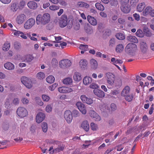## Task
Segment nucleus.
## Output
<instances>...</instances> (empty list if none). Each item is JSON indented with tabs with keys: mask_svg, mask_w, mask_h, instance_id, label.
<instances>
[{
	"mask_svg": "<svg viewBox=\"0 0 154 154\" xmlns=\"http://www.w3.org/2000/svg\"><path fill=\"white\" fill-rule=\"evenodd\" d=\"M87 17L88 21L91 25L95 26L97 24V21L94 17L88 15Z\"/></svg>",
	"mask_w": 154,
	"mask_h": 154,
	"instance_id": "nucleus-18",
	"label": "nucleus"
},
{
	"mask_svg": "<svg viewBox=\"0 0 154 154\" xmlns=\"http://www.w3.org/2000/svg\"><path fill=\"white\" fill-rule=\"evenodd\" d=\"M95 5L96 8L99 10L103 11L104 9V7L103 5L100 3H96Z\"/></svg>",
	"mask_w": 154,
	"mask_h": 154,
	"instance_id": "nucleus-41",
	"label": "nucleus"
},
{
	"mask_svg": "<svg viewBox=\"0 0 154 154\" xmlns=\"http://www.w3.org/2000/svg\"><path fill=\"white\" fill-rule=\"evenodd\" d=\"M27 6L30 9H34L37 7V3L34 1H30L27 3Z\"/></svg>",
	"mask_w": 154,
	"mask_h": 154,
	"instance_id": "nucleus-23",
	"label": "nucleus"
},
{
	"mask_svg": "<svg viewBox=\"0 0 154 154\" xmlns=\"http://www.w3.org/2000/svg\"><path fill=\"white\" fill-rule=\"evenodd\" d=\"M17 113L19 116L23 118L26 116L27 115V111L25 108L20 107L17 110Z\"/></svg>",
	"mask_w": 154,
	"mask_h": 154,
	"instance_id": "nucleus-7",
	"label": "nucleus"
},
{
	"mask_svg": "<svg viewBox=\"0 0 154 154\" xmlns=\"http://www.w3.org/2000/svg\"><path fill=\"white\" fill-rule=\"evenodd\" d=\"M105 75L107 83L110 85H113L115 80V75L110 72L106 73Z\"/></svg>",
	"mask_w": 154,
	"mask_h": 154,
	"instance_id": "nucleus-8",
	"label": "nucleus"
},
{
	"mask_svg": "<svg viewBox=\"0 0 154 154\" xmlns=\"http://www.w3.org/2000/svg\"><path fill=\"white\" fill-rule=\"evenodd\" d=\"M111 108L112 111H114L116 109L117 107L114 103H112L111 104Z\"/></svg>",
	"mask_w": 154,
	"mask_h": 154,
	"instance_id": "nucleus-64",
	"label": "nucleus"
},
{
	"mask_svg": "<svg viewBox=\"0 0 154 154\" xmlns=\"http://www.w3.org/2000/svg\"><path fill=\"white\" fill-rule=\"evenodd\" d=\"M152 8L150 6H147L143 10V14L144 16H146L148 14L150 15L152 9Z\"/></svg>",
	"mask_w": 154,
	"mask_h": 154,
	"instance_id": "nucleus-26",
	"label": "nucleus"
},
{
	"mask_svg": "<svg viewBox=\"0 0 154 154\" xmlns=\"http://www.w3.org/2000/svg\"><path fill=\"white\" fill-rule=\"evenodd\" d=\"M11 139V141L14 140L16 142H20L23 140V138L20 135H12Z\"/></svg>",
	"mask_w": 154,
	"mask_h": 154,
	"instance_id": "nucleus-21",
	"label": "nucleus"
},
{
	"mask_svg": "<svg viewBox=\"0 0 154 154\" xmlns=\"http://www.w3.org/2000/svg\"><path fill=\"white\" fill-rule=\"evenodd\" d=\"M18 9V6L16 4H13L11 6V9L13 11H16Z\"/></svg>",
	"mask_w": 154,
	"mask_h": 154,
	"instance_id": "nucleus-52",
	"label": "nucleus"
},
{
	"mask_svg": "<svg viewBox=\"0 0 154 154\" xmlns=\"http://www.w3.org/2000/svg\"><path fill=\"white\" fill-rule=\"evenodd\" d=\"M92 81L91 77L88 76H85L83 79V83L85 85H87L91 83Z\"/></svg>",
	"mask_w": 154,
	"mask_h": 154,
	"instance_id": "nucleus-25",
	"label": "nucleus"
},
{
	"mask_svg": "<svg viewBox=\"0 0 154 154\" xmlns=\"http://www.w3.org/2000/svg\"><path fill=\"white\" fill-rule=\"evenodd\" d=\"M41 127L43 132H46L48 130V125L46 122H44L41 125Z\"/></svg>",
	"mask_w": 154,
	"mask_h": 154,
	"instance_id": "nucleus-40",
	"label": "nucleus"
},
{
	"mask_svg": "<svg viewBox=\"0 0 154 154\" xmlns=\"http://www.w3.org/2000/svg\"><path fill=\"white\" fill-rule=\"evenodd\" d=\"M89 115L93 119L97 121L100 120V117L94 110H90L89 111Z\"/></svg>",
	"mask_w": 154,
	"mask_h": 154,
	"instance_id": "nucleus-12",
	"label": "nucleus"
},
{
	"mask_svg": "<svg viewBox=\"0 0 154 154\" xmlns=\"http://www.w3.org/2000/svg\"><path fill=\"white\" fill-rule=\"evenodd\" d=\"M73 78L74 80L76 81H79L82 79L81 74L78 72H75L74 74Z\"/></svg>",
	"mask_w": 154,
	"mask_h": 154,
	"instance_id": "nucleus-30",
	"label": "nucleus"
},
{
	"mask_svg": "<svg viewBox=\"0 0 154 154\" xmlns=\"http://www.w3.org/2000/svg\"><path fill=\"white\" fill-rule=\"evenodd\" d=\"M138 2V0H131L130 3L133 6L136 5Z\"/></svg>",
	"mask_w": 154,
	"mask_h": 154,
	"instance_id": "nucleus-59",
	"label": "nucleus"
},
{
	"mask_svg": "<svg viewBox=\"0 0 154 154\" xmlns=\"http://www.w3.org/2000/svg\"><path fill=\"white\" fill-rule=\"evenodd\" d=\"M10 43L8 42H6L4 44L3 49L5 51H8L10 48Z\"/></svg>",
	"mask_w": 154,
	"mask_h": 154,
	"instance_id": "nucleus-38",
	"label": "nucleus"
},
{
	"mask_svg": "<svg viewBox=\"0 0 154 154\" xmlns=\"http://www.w3.org/2000/svg\"><path fill=\"white\" fill-rule=\"evenodd\" d=\"M42 98L43 100L44 101L48 102L49 101V97L46 95H42Z\"/></svg>",
	"mask_w": 154,
	"mask_h": 154,
	"instance_id": "nucleus-56",
	"label": "nucleus"
},
{
	"mask_svg": "<svg viewBox=\"0 0 154 154\" xmlns=\"http://www.w3.org/2000/svg\"><path fill=\"white\" fill-rule=\"evenodd\" d=\"M14 47L16 50H19L21 48L20 44L17 42H16L14 43Z\"/></svg>",
	"mask_w": 154,
	"mask_h": 154,
	"instance_id": "nucleus-45",
	"label": "nucleus"
},
{
	"mask_svg": "<svg viewBox=\"0 0 154 154\" xmlns=\"http://www.w3.org/2000/svg\"><path fill=\"white\" fill-rule=\"evenodd\" d=\"M143 31L144 35L147 37H150L152 34L149 28L146 27H144L143 28Z\"/></svg>",
	"mask_w": 154,
	"mask_h": 154,
	"instance_id": "nucleus-29",
	"label": "nucleus"
},
{
	"mask_svg": "<svg viewBox=\"0 0 154 154\" xmlns=\"http://www.w3.org/2000/svg\"><path fill=\"white\" fill-rule=\"evenodd\" d=\"M57 85L56 84H54L52 85L49 87V89L51 91H53L57 86Z\"/></svg>",
	"mask_w": 154,
	"mask_h": 154,
	"instance_id": "nucleus-60",
	"label": "nucleus"
},
{
	"mask_svg": "<svg viewBox=\"0 0 154 154\" xmlns=\"http://www.w3.org/2000/svg\"><path fill=\"white\" fill-rule=\"evenodd\" d=\"M60 6H56L55 5H53L49 7L50 10L52 11H55L58 9L59 8Z\"/></svg>",
	"mask_w": 154,
	"mask_h": 154,
	"instance_id": "nucleus-50",
	"label": "nucleus"
},
{
	"mask_svg": "<svg viewBox=\"0 0 154 154\" xmlns=\"http://www.w3.org/2000/svg\"><path fill=\"white\" fill-rule=\"evenodd\" d=\"M137 48L136 45L134 43H130L127 45L125 50V52L129 55L134 56V51Z\"/></svg>",
	"mask_w": 154,
	"mask_h": 154,
	"instance_id": "nucleus-3",
	"label": "nucleus"
},
{
	"mask_svg": "<svg viewBox=\"0 0 154 154\" xmlns=\"http://www.w3.org/2000/svg\"><path fill=\"white\" fill-rule=\"evenodd\" d=\"M118 23L120 24L123 25L124 24L125 21V20L122 18H119L118 20Z\"/></svg>",
	"mask_w": 154,
	"mask_h": 154,
	"instance_id": "nucleus-62",
	"label": "nucleus"
},
{
	"mask_svg": "<svg viewBox=\"0 0 154 154\" xmlns=\"http://www.w3.org/2000/svg\"><path fill=\"white\" fill-rule=\"evenodd\" d=\"M59 64L60 68L65 69L71 66L72 63L70 60L64 59L61 60L59 62Z\"/></svg>",
	"mask_w": 154,
	"mask_h": 154,
	"instance_id": "nucleus-6",
	"label": "nucleus"
},
{
	"mask_svg": "<svg viewBox=\"0 0 154 154\" xmlns=\"http://www.w3.org/2000/svg\"><path fill=\"white\" fill-rule=\"evenodd\" d=\"M116 86L120 87L122 85L121 80L120 79H117L116 83Z\"/></svg>",
	"mask_w": 154,
	"mask_h": 154,
	"instance_id": "nucleus-55",
	"label": "nucleus"
},
{
	"mask_svg": "<svg viewBox=\"0 0 154 154\" xmlns=\"http://www.w3.org/2000/svg\"><path fill=\"white\" fill-rule=\"evenodd\" d=\"M26 18V15L24 14H21L19 15L17 17L16 21L19 24L22 23Z\"/></svg>",
	"mask_w": 154,
	"mask_h": 154,
	"instance_id": "nucleus-13",
	"label": "nucleus"
},
{
	"mask_svg": "<svg viewBox=\"0 0 154 154\" xmlns=\"http://www.w3.org/2000/svg\"><path fill=\"white\" fill-rule=\"evenodd\" d=\"M46 80L48 83L51 84L54 82L55 78L52 75H50L46 78Z\"/></svg>",
	"mask_w": 154,
	"mask_h": 154,
	"instance_id": "nucleus-36",
	"label": "nucleus"
},
{
	"mask_svg": "<svg viewBox=\"0 0 154 154\" xmlns=\"http://www.w3.org/2000/svg\"><path fill=\"white\" fill-rule=\"evenodd\" d=\"M127 39L131 42L134 43H137L138 42V40L136 37L134 36L129 35L127 37Z\"/></svg>",
	"mask_w": 154,
	"mask_h": 154,
	"instance_id": "nucleus-22",
	"label": "nucleus"
},
{
	"mask_svg": "<svg viewBox=\"0 0 154 154\" xmlns=\"http://www.w3.org/2000/svg\"><path fill=\"white\" fill-rule=\"evenodd\" d=\"M90 64L91 67L94 69H95L97 66V61L94 59H92L90 60Z\"/></svg>",
	"mask_w": 154,
	"mask_h": 154,
	"instance_id": "nucleus-32",
	"label": "nucleus"
},
{
	"mask_svg": "<svg viewBox=\"0 0 154 154\" xmlns=\"http://www.w3.org/2000/svg\"><path fill=\"white\" fill-rule=\"evenodd\" d=\"M5 107L7 109L10 108L11 106L10 100L9 99H6L5 103Z\"/></svg>",
	"mask_w": 154,
	"mask_h": 154,
	"instance_id": "nucleus-47",
	"label": "nucleus"
},
{
	"mask_svg": "<svg viewBox=\"0 0 154 154\" xmlns=\"http://www.w3.org/2000/svg\"><path fill=\"white\" fill-rule=\"evenodd\" d=\"M124 47L121 44L117 45L116 48V51L117 53H120L124 49Z\"/></svg>",
	"mask_w": 154,
	"mask_h": 154,
	"instance_id": "nucleus-35",
	"label": "nucleus"
},
{
	"mask_svg": "<svg viewBox=\"0 0 154 154\" xmlns=\"http://www.w3.org/2000/svg\"><path fill=\"white\" fill-rule=\"evenodd\" d=\"M116 40V39L113 38L110 39L109 42V46L113 47L115 45Z\"/></svg>",
	"mask_w": 154,
	"mask_h": 154,
	"instance_id": "nucleus-43",
	"label": "nucleus"
},
{
	"mask_svg": "<svg viewBox=\"0 0 154 154\" xmlns=\"http://www.w3.org/2000/svg\"><path fill=\"white\" fill-rule=\"evenodd\" d=\"M136 35L139 37H143L144 36L143 32L140 29H138L136 33Z\"/></svg>",
	"mask_w": 154,
	"mask_h": 154,
	"instance_id": "nucleus-39",
	"label": "nucleus"
},
{
	"mask_svg": "<svg viewBox=\"0 0 154 154\" xmlns=\"http://www.w3.org/2000/svg\"><path fill=\"white\" fill-rule=\"evenodd\" d=\"M22 83L27 88L30 89L32 87V82L29 78L26 76L22 77L21 79Z\"/></svg>",
	"mask_w": 154,
	"mask_h": 154,
	"instance_id": "nucleus-4",
	"label": "nucleus"
},
{
	"mask_svg": "<svg viewBox=\"0 0 154 154\" xmlns=\"http://www.w3.org/2000/svg\"><path fill=\"white\" fill-rule=\"evenodd\" d=\"M39 14V22H40L41 24L43 25H45L49 22L50 21V14L46 13L43 14V15L40 17Z\"/></svg>",
	"mask_w": 154,
	"mask_h": 154,
	"instance_id": "nucleus-5",
	"label": "nucleus"
},
{
	"mask_svg": "<svg viewBox=\"0 0 154 154\" xmlns=\"http://www.w3.org/2000/svg\"><path fill=\"white\" fill-rule=\"evenodd\" d=\"M64 117L68 123H70L73 119L71 112L69 110L66 111L64 112Z\"/></svg>",
	"mask_w": 154,
	"mask_h": 154,
	"instance_id": "nucleus-10",
	"label": "nucleus"
},
{
	"mask_svg": "<svg viewBox=\"0 0 154 154\" xmlns=\"http://www.w3.org/2000/svg\"><path fill=\"white\" fill-rule=\"evenodd\" d=\"M63 82L64 84L71 85L72 84V80L71 78L68 77L64 79Z\"/></svg>",
	"mask_w": 154,
	"mask_h": 154,
	"instance_id": "nucleus-31",
	"label": "nucleus"
},
{
	"mask_svg": "<svg viewBox=\"0 0 154 154\" xmlns=\"http://www.w3.org/2000/svg\"><path fill=\"white\" fill-rule=\"evenodd\" d=\"M145 7V4L144 2L140 3L138 5L137 7V10L139 12H141L143 11L144 8Z\"/></svg>",
	"mask_w": 154,
	"mask_h": 154,
	"instance_id": "nucleus-33",
	"label": "nucleus"
},
{
	"mask_svg": "<svg viewBox=\"0 0 154 154\" xmlns=\"http://www.w3.org/2000/svg\"><path fill=\"white\" fill-rule=\"evenodd\" d=\"M54 26V24L52 23H50L47 26V29L49 30H51L53 29Z\"/></svg>",
	"mask_w": 154,
	"mask_h": 154,
	"instance_id": "nucleus-57",
	"label": "nucleus"
},
{
	"mask_svg": "<svg viewBox=\"0 0 154 154\" xmlns=\"http://www.w3.org/2000/svg\"><path fill=\"white\" fill-rule=\"evenodd\" d=\"M33 57L32 55L30 54L27 55L25 56V60L26 62H29L33 59Z\"/></svg>",
	"mask_w": 154,
	"mask_h": 154,
	"instance_id": "nucleus-48",
	"label": "nucleus"
},
{
	"mask_svg": "<svg viewBox=\"0 0 154 154\" xmlns=\"http://www.w3.org/2000/svg\"><path fill=\"white\" fill-rule=\"evenodd\" d=\"M81 126L86 131H88L89 129V123L86 120H85L83 122L81 125Z\"/></svg>",
	"mask_w": 154,
	"mask_h": 154,
	"instance_id": "nucleus-19",
	"label": "nucleus"
},
{
	"mask_svg": "<svg viewBox=\"0 0 154 154\" xmlns=\"http://www.w3.org/2000/svg\"><path fill=\"white\" fill-rule=\"evenodd\" d=\"M50 143L53 144H57L58 146L57 148L54 149L52 146H51L49 149V151L50 154H53L54 153H57L61 151H63L64 148L65 146L60 142L58 141L52 140L51 142Z\"/></svg>",
	"mask_w": 154,
	"mask_h": 154,
	"instance_id": "nucleus-2",
	"label": "nucleus"
},
{
	"mask_svg": "<svg viewBox=\"0 0 154 154\" xmlns=\"http://www.w3.org/2000/svg\"><path fill=\"white\" fill-rule=\"evenodd\" d=\"M109 3L112 6H116L118 4L117 0H111L109 1Z\"/></svg>",
	"mask_w": 154,
	"mask_h": 154,
	"instance_id": "nucleus-54",
	"label": "nucleus"
},
{
	"mask_svg": "<svg viewBox=\"0 0 154 154\" xmlns=\"http://www.w3.org/2000/svg\"><path fill=\"white\" fill-rule=\"evenodd\" d=\"M116 36L119 40H122L125 38L124 35L123 33L120 32L117 33Z\"/></svg>",
	"mask_w": 154,
	"mask_h": 154,
	"instance_id": "nucleus-37",
	"label": "nucleus"
},
{
	"mask_svg": "<svg viewBox=\"0 0 154 154\" xmlns=\"http://www.w3.org/2000/svg\"><path fill=\"white\" fill-rule=\"evenodd\" d=\"M79 66L82 69H85L88 64L86 60L82 59L80 60L79 62Z\"/></svg>",
	"mask_w": 154,
	"mask_h": 154,
	"instance_id": "nucleus-27",
	"label": "nucleus"
},
{
	"mask_svg": "<svg viewBox=\"0 0 154 154\" xmlns=\"http://www.w3.org/2000/svg\"><path fill=\"white\" fill-rule=\"evenodd\" d=\"M76 106L78 109L83 114H85L86 113V107L85 105L81 102H78L76 103Z\"/></svg>",
	"mask_w": 154,
	"mask_h": 154,
	"instance_id": "nucleus-11",
	"label": "nucleus"
},
{
	"mask_svg": "<svg viewBox=\"0 0 154 154\" xmlns=\"http://www.w3.org/2000/svg\"><path fill=\"white\" fill-rule=\"evenodd\" d=\"M114 12L116 14L114 15L112 17V20L114 21L116 20L118 18L117 15L118 14V11L117 10H115L114 11Z\"/></svg>",
	"mask_w": 154,
	"mask_h": 154,
	"instance_id": "nucleus-51",
	"label": "nucleus"
},
{
	"mask_svg": "<svg viewBox=\"0 0 154 154\" xmlns=\"http://www.w3.org/2000/svg\"><path fill=\"white\" fill-rule=\"evenodd\" d=\"M19 99L18 98H14L13 100V103L15 105H17L19 104Z\"/></svg>",
	"mask_w": 154,
	"mask_h": 154,
	"instance_id": "nucleus-61",
	"label": "nucleus"
},
{
	"mask_svg": "<svg viewBox=\"0 0 154 154\" xmlns=\"http://www.w3.org/2000/svg\"><path fill=\"white\" fill-rule=\"evenodd\" d=\"M77 5L81 7H84L87 8L89 7V5L87 3L84 2H79Z\"/></svg>",
	"mask_w": 154,
	"mask_h": 154,
	"instance_id": "nucleus-34",
	"label": "nucleus"
},
{
	"mask_svg": "<svg viewBox=\"0 0 154 154\" xmlns=\"http://www.w3.org/2000/svg\"><path fill=\"white\" fill-rule=\"evenodd\" d=\"M121 9L122 11L125 13H129L131 10L130 7L128 4L122 5Z\"/></svg>",
	"mask_w": 154,
	"mask_h": 154,
	"instance_id": "nucleus-17",
	"label": "nucleus"
},
{
	"mask_svg": "<svg viewBox=\"0 0 154 154\" xmlns=\"http://www.w3.org/2000/svg\"><path fill=\"white\" fill-rule=\"evenodd\" d=\"M111 30L109 29H106V30L105 32L103 34V35L106 37H108L111 34Z\"/></svg>",
	"mask_w": 154,
	"mask_h": 154,
	"instance_id": "nucleus-53",
	"label": "nucleus"
},
{
	"mask_svg": "<svg viewBox=\"0 0 154 154\" xmlns=\"http://www.w3.org/2000/svg\"><path fill=\"white\" fill-rule=\"evenodd\" d=\"M35 20L33 18H30L24 24V27L26 29H31L35 24Z\"/></svg>",
	"mask_w": 154,
	"mask_h": 154,
	"instance_id": "nucleus-9",
	"label": "nucleus"
},
{
	"mask_svg": "<svg viewBox=\"0 0 154 154\" xmlns=\"http://www.w3.org/2000/svg\"><path fill=\"white\" fill-rule=\"evenodd\" d=\"M141 51L143 53H146L147 51L148 47L146 44L144 42H141L140 45Z\"/></svg>",
	"mask_w": 154,
	"mask_h": 154,
	"instance_id": "nucleus-16",
	"label": "nucleus"
},
{
	"mask_svg": "<svg viewBox=\"0 0 154 154\" xmlns=\"http://www.w3.org/2000/svg\"><path fill=\"white\" fill-rule=\"evenodd\" d=\"M130 90V87L128 86L125 87L122 90L121 93V95L122 96H126L128 94H129Z\"/></svg>",
	"mask_w": 154,
	"mask_h": 154,
	"instance_id": "nucleus-24",
	"label": "nucleus"
},
{
	"mask_svg": "<svg viewBox=\"0 0 154 154\" xmlns=\"http://www.w3.org/2000/svg\"><path fill=\"white\" fill-rule=\"evenodd\" d=\"M125 97V100L128 102H131L133 98V95L132 94H129L126 95Z\"/></svg>",
	"mask_w": 154,
	"mask_h": 154,
	"instance_id": "nucleus-46",
	"label": "nucleus"
},
{
	"mask_svg": "<svg viewBox=\"0 0 154 154\" xmlns=\"http://www.w3.org/2000/svg\"><path fill=\"white\" fill-rule=\"evenodd\" d=\"M85 30L88 34H91L93 32V30L91 26L88 24L86 25L85 27Z\"/></svg>",
	"mask_w": 154,
	"mask_h": 154,
	"instance_id": "nucleus-28",
	"label": "nucleus"
},
{
	"mask_svg": "<svg viewBox=\"0 0 154 154\" xmlns=\"http://www.w3.org/2000/svg\"><path fill=\"white\" fill-rule=\"evenodd\" d=\"M21 34H22V32L15 30H14V35L17 36V37L19 36Z\"/></svg>",
	"mask_w": 154,
	"mask_h": 154,
	"instance_id": "nucleus-58",
	"label": "nucleus"
},
{
	"mask_svg": "<svg viewBox=\"0 0 154 154\" xmlns=\"http://www.w3.org/2000/svg\"><path fill=\"white\" fill-rule=\"evenodd\" d=\"M4 67L8 70H12L14 68V66L12 63L8 62L4 64Z\"/></svg>",
	"mask_w": 154,
	"mask_h": 154,
	"instance_id": "nucleus-20",
	"label": "nucleus"
},
{
	"mask_svg": "<svg viewBox=\"0 0 154 154\" xmlns=\"http://www.w3.org/2000/svg\"><path fill=\"white\" fill-rule=\"evenodd\" d=\"M93 92L96 95L100 98H102L105 96L104 92L101 90L95 89L94 90Z\"/></svg>",
	"mask_w": 154,
	"mask_h": 154,
	"instance_id": "nucleus-15",
	"label": "nucleus"
},
{
	"mask_svg": "<svg viewBox=\"0 0 154 154\" xmlns=\"http://www.w3.org/2000/svg\"><path fill=\"white\" fill-rule=\"evenodd\" d=\"M45 117L44 113L42 112H39V123L44 120Z\"/></svg>",
	"mask_w": 154,
	"mask_h": 154,
	"instance_id": "nucleus-44",
	"label": "nucleus"
},
{
	"mask_svg": "<svg viewBox=\"0 0 154 154\" xmlns=\"http://www.w3.org/2000/svg\"><path fill=\"white\" fill-rule=\"evenodd\" d=\"M51 63L52 66L54 68H55L58 65V62L55 58H53L51 60Z\"/></svg>",
	"mask_w": 154,
	"mask_h": 154,
	"instance_id": "nucleus-42",
	"label": "nucleus"
},
{
	"mask_svg": "<svg viewBox=\"0 0 154 154\" xmlns=\"http://www.w3.org/2000/svg\"><path fill=\"white\" fill-rule=\"evenodd\" d=\"M72 115H73L74 117H76L80 116V113L77 110L74 109L72 112Z\"/></svg>",
	"mask_w": 154,
	"mask_h": 154,
	"instance_id": "nucleus-49",
	"label": "nucleus"
},
{
	"mask_svg": "<svg viewBox=\"0 0 154 154\" xmlns=\"http://www.w3.org/2000/svg\"><path fill=\"white\" fill-rule=\"evenodd\" d=\"M88 97H86L85 95H82L80 97V99L84 103L85 102H86V100H87V98Z\"/></svg>",
	"mask_w": 154,
	"mask_h": 154,
	"instance_id": "nucleus-63",
	"label": "nucleus"
},
{
	"mask_svg": "<svg viewBox=\"0 0 154 154\" xmlns=\"http://www.w3.org/2000/svg\"><path fill=\"white\" fill-rule=\"evenodd\" d=\"M73 22V18L72 16H69L68 19L66 15H63L60 19V26L62 28L64 27L67 25L68 28L70 29L72 27Z\"/></svg>",
	"mask_w": 154,
	"mask_h": 154,
	"instance_id": "nucleus-1",
	"label": "nucleus"
},
{
	"mask_svg": "<svg viewBox=\"0 0 154 154\" xmlns=\"http://www.w3.org/2000/svg\"><path fill=\"white\" fill-rule=\"evenodd\" d=\"M58 90L60 93H69L72 91V89L71 88L65 87H59L58 88Z\"/></svg>",
	"mask_w": 154,
	"mask_h": 154,
	"instance_id": "nucleus-14",
	"label": "nucleus"
}]
</instances>
